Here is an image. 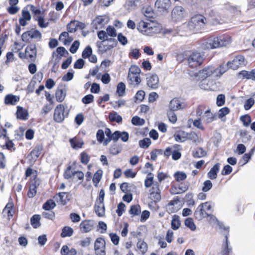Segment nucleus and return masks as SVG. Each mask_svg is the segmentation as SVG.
I'll return each mask as SVG.
<instances>
[{"instance_id": "1", "label": "nucleus", "mask_w": 255, "mask_h": 255, "mask_svg": "<svg viewBox=\"0 0 255 255\" xmlns=\"http://www.w3.org/2000/svg\"><path fill=\"white\" fill-rule=\"evenodd\" d=\"M227 70L228 67L226 65H221L217 68H215L213 66H208L199 71L196 76L200 79H207V77L212 75L215 77L219 78Z\"/></svg>"}, {"instance_id": "2", "label": "nucleus", "mask_w": 255, "mask_h": 255, "mask_svg": "<svg viewBox=\"0 0 255 255\" xmlns=\"http://www.w3.org/2000/svg\"><path fill=\"white\" fill-rule=\"evenodd\" d=\"M206 22V19L204 16L196 15L191 17L186 26L189 30L194 32L204 28Z\"/></svg>"}, {"instance_id": "3", "label": "nucleus", "mask_w": 255, "mask_h": 255, "mask_svg": "<svg viewBox=\"0 0 255 255\" xmlns=\"http://www.w3.org/2000/svg\"><path fill=\"white\" fill-rule=\"evenodd\" d=\"M212 208V205L209 202H206L201 204L196 209L194 212L195 218L201 220L203 218L209 216L208 211Z\"/></svg>"}, {"instance_id": "4", "label": "nucleus", "mask_w": 255, "mask_h": 255, "mask_svg": "<svg viewBox=\"0 0 255 255\" xmlns=\"http://www.w3.org/2000/svg\"><path fill=\"white\" fill-rule=\"evenodd\" d=\"M204 54L198 51L193 52L188 58V63L189 67L196 68L200 66L204 61Z\"/></svg>"}, {"instance_id": "5", "label": "nucleus", "mask_w": 255, "mask_h": 255, "mask_svg": "<svg viewBox=\"0 0 255 255\" xmlns=\"http://www.w3.org/2000/svg\"><path fill=\"white\" fill-rule=\"evenodd\" d=\"M186 16L185 9L181 6H175L171 12V20L174 22L181 21Z\"/></svg>"}, {"instance_id": "6", "label": "nucleus", "mask_w": 255, "mask_h": 255, "mask_svg": "<svg viewBox=\"0 0 255 255\" xmlns=\"http://www.w3.org/2000/svg\"><path fill=\"white\" fill-rule=\"evenodd\" d=\"M117 45V42L115 39L110 38L109 40L107 41H101L97 42V46L98 47L99 50L102 53L110 50L111 48L115 47Z\"/></svg>"}, {"instance_id": "7", "label": "nucleus", "mask_w": 255, "mask_h": 255, "mask_svg": "<svg viewBox=\"0 0 255 255\" xmlns=\"http://www.w3.org/2000/svg\"><path fill=\"white\" fill-rule=\"evenodd\" d=\"M225 65L227 66L228 69L231 68L237 70L239 67L245 65V58L242 55L237 56L232 61L228 62Z\"/></svg>"}, {"instance_id": "8", "label": "nucleus", "mask_w": 255, "mask_h": 255, "mask_svg": "<svg viewBox=\"0 0 255 255\" xmlns=\"http://www.w3.org/2000/svg\"><path fill=\"white\" fill-rule=\"evenodd\" d=\"M181 207V202L177 198L169 201L166 206V210L170 214L177 212Z\"/></svg>"}, {"instance_id": "9", "label": "nucleus", "mask_w": 255, "mask_h": 255, "mask_svg": "<svg viewBox=\"0 0 255 255\" xmlns=\"http://www.w3.org/2000/svg\"><path fill=\"white\" fill-rule=\"evenodd\" d=\"M95 225L94 221L92 220H85L82 221L79 225V230L82 233H87L92 231Z\"/></svg>"}, {"instance_id": "10", "label": "nucleus", "mask_w": 255, "mask_h": 255, "mask_svg": "<svg viewBox=\"0 0 255 255\" xmlns=\"http://www.w3.org/2000/svg\"><path fill=\"white\" fill-rule=\"evenodd\" d=\"M65 107L62 104H59L56 106L54 110L53 119L57 123L62 122L65 117L64 114Z\"/></svg>"}, {"instance_id": "11", "label": "nucleus", "mask_w": 255, "mask_h": 255, "mask_svg": "<svg viewBox=\"0 0 255 255\" xmlns=\"http://www.w3.org/2000/svg\"><path fill=\"white\" fill-rule=\"evenodd\" d=\"M202 46L204 49H212L221 47L218 36L209 38Z\"/></svg>"}, {"instance_id": "12", "label": "nucleus", "mask_w": 255, "mask_h": 255, "mask_svg": "<svg viewBox=\"0 0 255 255\" xmlns=\"http://www.w3.org/2000/svg\"><path fill=\"white\" fill-rule=\"evenodd\" d=\"M109 18L107 16H98L96 17L93 21V26L96 29H101L108 23Z\"/></svg>"}, {"instance_id": "13", "label": "nucleus", "mask_w": 255, "mask_h": 255, "mask_svg": "<svg viewBox=\"0 0 255 255\" xmlns=\"http://www.w3.org/2000/svg\"><path fill=\"white\" fill-rule=\"evenodd\" d=\"M39 184V179L35 176L30 182L29 190L27 193V196L29 198H33L35 196L37 193L36 188Z\"/></svg>"}, {"instance_id": "14", "label": "nucleus", "mask_w": 255, "mask_h": 255, "mask_svg": "<svg viewBox=\"0 0 255 255\" xmlns=\"http://www.w3.org/2000/svg\"><path fill=\"white\" fill-rule=\"evenodd\" d=\"M146 82L147 86L153 89L159 86V78L155 74H149L146 77Z\"/></svg>"}, {"instance_id": "15", "label": "nucleus", "mask_w": 255, "mask_h": 255, "mask_svg": "<svg viewBox=\"0 0 255 255\" xmlns=\"http://www.w3.org/2000/svg\"><path fill=\"white\" fill-rule=\"evenodd\" d=\"M150 198L154 202H158L161 200L160 190L157 182L153 184L150 190Z\"/></svg>"}, {"instance_id": "16", "label": "nucleus", "mask_w": 255, "mask_h": 255, "mask_svg": "<svg viewBox=\"0 0 255 255\" xmlns=\"http://www.w3.org/2000/svg\"><path fill=\"white\" fill-rule=\"evenodd\" d=\"M148 29H147L145 33V35L151 36L154 34L158 33L161 31V27L157 23L149 21L148 23Z\"/></svg>"}, {"instance_id": "17", "label": "nucleus", "mask_w": 255, "mask_h": 255, "mask_svg": "<svg viewBox=\"0 0 255 255\" xmlns=\"http://www.w3.org/2000/svg\"><path fill=\"white\" fill-rule=\"evenodd\" d=\"M171 6L170 0H157L155 6L159 11H164L168 10Z\"/></svg>"}, {"instance_id": "18", "label": "nucleus", "mask_w": 255, "mask_h": 255, "mask_svg": "<svg viewBox=\"0 0 255 255\" xmlns=\"http://www.w3.org/2000/svg\"><path fill=\"white\" fill-rule=\"evenodd\" d=\"M36 56V48L35 45L27 46L25 50V57L31 61H33Z\"/></svg>"}, {"instance_id": "19", "label": "nucleus", "mask_w": 255, "mask_h": 255, "mask_svg": "<svg viewBox=\"0 0 255 255\" xmlns=\"http://www.w3.org/2000/svg\"><path fill=\"white\" fill-rule=\"evenodd\" d=\"M113 140L118 141L120 138L123 142H127L129 138V134L126 131H120L119 130L115 131L113 133Z\"/></svg>"}, {"instance_id": "20", "label": "nucleus", "mask_w": 255, "mask_h": 255, "mask_svg": "<svg viewBox=\"0 0 255 255\" xmlns=\"http://www.w3.org/2000/svg\"><path fill=\"white\" fill-rule=\"evenodd\" d=\"M71 147L75 149L82 148L84 144L83 140L79 137L75 136L69 139Z\"/></svg>"}, {"instance_id": "21", "label": "nucleus", "mask_w": 255, "mask_h": 255, "mask_svg": "<svg viewBox=\"0 0 255 255\" xmlns=\"http://www.w3.org/2000/svg\"><path fill=\"white\" fill-rule=\"evenodd\" d=\"M225 230H226L227 234H225V243L223 245V251L222 254L223 255H229L232 252V248L229 247V242L228 240V237L229 235L228 233V229L225 228Z\"/></svg>"}, {"instance_id": "22", "label": "nucleus", "mask_w": 255, "mask_h": 255, "mask_svg": "<svg viewBox=\"0 0 255 255\" xmlns=\"http://www.w3.org/2000/svg\"><path fill=\"white\" fill-rule=\"evenodd\" d=\"M19 101V97L12 94H8L5 96L4 103L6 105H15Z\"/></svg>"}, {"instance_id": "23", "label": "nucleus", "mask_w": 255, "mask_h": 255, "mask_svg": "<svg viewBox=\"0 0 255 255\" xmlns=\"http://www.w3.org/2000/svg\"><path fill=\"white\" fill-rule=\"evenodd\" d=\"M201 119L206 124H209L215 120V117L211 112L210 109H208L204 112Z\"/></svg>"}, {"instance_id": "24", "label": "nucleus", "mask_w": 255, "mask_h": 255, "mask_svg": "<svg viewBox=\"0 0 255 255\" xmlns=\"http://www.w3.org/2000/svg\"><path fill=\"white\" fill-rule=\"evenodd\" d=\"M17 118L22 120H26L28 119V113L27 110L23 108L17 106L16 113Z\"/></svg>"}, {"instance_id": "25", "label": "nucleus", "mask_w": 255, "mask_h": 255, "mask_svg": "<svg viewBox=\"0 0 255 255\" xmlns=\"http://www.w3.org/2000/svg\"><path fill=\"white\" fill-rule=\"evenodd\" d=\"M169 110L175 111L183 108L180 101L177 98L171 100L169 105Z\"/></svg>"}, {"instance_id": "26", "label": "nucleus", "mask_w": 255, "mask_h": 255, "mask_svg": "<svg viewBox=\"0 0 255 255\" xmlns=\"http://www.w3.org/2000/svg\"><path fill=\"white\" fill-rule=\"evenodd\" d=\"M31 19V15L29 12L26 9L22 10V17L19 18V21L22 26H25L27 24V21Z\"/></svg>"}, {"instance_id": "27", "label": "nucleus", "mask_w": 255, "mask_h": 255, "mask_svg": "<svg viewBox=\"0 0 255 255\" xmlns=\"http://www.w3.org/2000/svg\"><path fill=\"white\" fill-rule=\"evenodd\" d=\"M42 148L39 146L35 147L28 155L29 160L34 161L41 154Z\"/></svg>"}, {"instance_id": "28", "label": "nucleus", "mask_w": 255, "mask_h": 255, "mask_svg": "<svg viewBox=\"0 0 255 255\" xmlns=\"http://www.w3.org/2000/svg\"><path fill=\"white\" fill-rule=\"evenodd\" d=\"M220 47L226 46L232 42V37L226 34L218 36Z\"/></svg>"}, {"instance_id": "29", "label": "nucleus", "mask_w": 255, "mask_h": 255, "mask_svg": "<svg viewBox=\"0 0 255 255\" xmlns=\"http://www.w3.org/2000/svg\"><path fill=\"white\" fill-rule=\"evenodd\" d=\"M188 133L184 131H179L174 135L175 139L177 142H182L188 139Z\"/></svg>"}, {"instance_id": "30", "label": "nucleus", "mask_w": 255, "mask_h": 255, "mask_svg": "<svg viewBox=\"0 0 255 255\" xmlns=\"http://www.w3.org/2000/svg\"><path fill=\"white\" fill-rule=\"evenodd\" d=\"M128 79L129 84L137 86L141 82L140 75L128 74Z\"/></svg>"}, {"instance_id": "31", "label": "nucleus", "mask_w": 255, "mask_h": 255, "mask_svg": "<svg viewBox=\"0 0 255 255\" xmlns=\"http://www.w3.org/2000/svg\"><path fill=\"white\" fill-rule=\"evenodd\" d=\"M59 39L64 45H68L72 42L73 38L69 36L68 32H63L60 34Z\"/></svg>"}, {"instance_id": "32", "label": "nucleus", "mask_w": 255, "mask_h": 255, "mask_svg": "<svg viewBox=\"0 0 255 255\" xmlns=\"http://www.w3.org/2000/svg\"><path fill=\"white\" fill-rule=\"evenodd\" d=\"M95 211L99 217H103L105 215V207L104 203H96L95 205Z\"/></svg>"}, {"instance_id": "33", "label": "nucleus", "mask_w": 255, "mask_h": 255, "mask_svg": "<svg viewBox=\"0 0 255 255\" xmlns=\"http://www.w3.org/2000/svg\"><path fill=\"white\" fill-rule=\"evenodd\" d=\"M220 169V164L219 163L216 164L208 173V177L211 179H215L217 178V173L219 172Z\"/></svg>"}, {"instance_id": "34", "label": "nucleus", "mask_w": 255, "mask_h": 255, "mask_svg": "<svg viewBox=\"0 0 255 255\" xmlns=\"http://www.w3.org/2000/svg\"><path fill=\"white\" fill-rule=\"evenodd\" d=\"M239 76L247 79H251L255 81V70L251 71H242L239 73Z\"/></svg>"}, {"instance_id": "35", "label": "nucleus", "mask_w": 255, "mask_h": 255, "mask_svg": "<svg viewBox=\"0 0 255 255\" xmlns=\"http://www.w3.org/2000/svg\"><path fill=\"white\" fill-rule=\"evenodd\" d=\"M59 198V202L62 205H65L70 199V196L67 192L59 193L57 195Z\"/></svg>"}, {"instance_id": "36", "label": "nucleus", "mask_w": 255, "mask_h": 255, "mask_svg": "<svg viewBox=\"0 0 255 255\" xmlns=\"http://www.w3.org/2000/svg\"><path fill=\"white\" fill-rule=\"evenodd\" d=\"M181 222L179 217L177 215H174L172 217L171 221V227L172 229L177 230L180 226Z\"/></svg>"}, {"instance_id": "37", "label": "nucleus", "mask_w": 255, "mask_h": 255, "mask_svg": "<svg viewBox=\"0 0 255 255\" xmlns=\"http://www.w3.org/2000/svg\"><path fill=\"white\" fill-rule=\"evenodd\" d=\"M206 155V152L201 147L195 149L192 151V155L195 158H200Z\"/></svg>"}, {"instance_id": "38", "label": "nucleus", "mask_w": 255, "mask_h": 255, "mask_svg": "<svg viewBox=\"0 0 255 255\" xmlns=\"http://www.w3.org/2000/svg\"><path fill=\"white\" fill-rule=\"evenodd\" d=\"M109 118L111 122L120 123L122 121V117L116 112L110 113Z\"/></svg>"}, {"instance_id": "39", "label": "nucleus", "mask_w": 255, "mask_h": 255, "mask_svg": "<svg viewBox=\"0 0 255 255\" xmlns=\"http://www.w3.org/2000/svg\"><path fill=\"white\" fill-rule=\"evenodd\" d=\"M40 216L39 215H33L30 219L31 225L34 228H37L40 226Z\"/></svg>"}, {"instance_id": "40", "label": "nucleus", "mask_w": 255, "mask_h": 255, "mask_svg": "<svg viewBox=\"0 0 255 255\" xmlns=\"http://www.w3.org/2000/svg\"><path fill=\"white\" fill-rule=\"evenodd\" d=\"M188 139L192 140L196 144L200 143L203 141V139L195 132H190L188 133Z\"/></svg>"}, {"instance_id": "41", "label": "nucleus", "mask_w": 255, "mask_h": 255, "mask_svg": "<svg viewBox=\"0 0 255 255\" xmlns=\"http://www.w3.org/2000/svg\"><path fill=\"white\" fill-rule=\"evenodd\" d=\"M138 0H127L125 7L128 10L134 9L137 5Z\"/></svg>"}, {"instance_id": "42", "label": "nucleus", "mask_w": 255, "mask_h": 255, "mask_svg": "<svg viewBox=\"0 0 255 255\" xmlns=\"http://www.w3.org/2000/svg\"><path fill=\"white\" fill-rule=\"evenodd\" d=\"M149 21H145L143 20H140L137 25V29L143 34H145L146 32L145 27L148 26Z\"/></svg>"}, {"instance_id": "43", "label": "nucleus", "mask_w": 255, "mask_h": 255, "mask_svg": "<svg viewBox=\"0 0 255 255\" xmlns=\"http://www.w3.org/2000/svg\"><path fill=\"white\" fill-rule=\"evenodd\" d=\"M73 233V230L70 227H65L62 231L61 236L63 238L66 237H71Z\"/></svg>"}, {"instance_id": "44", "label": "nucleus", "mask_w": 255, "mask_h": 255, "mask_svg": "<svg viewBox=\"0 0 255 255\" xmlns=\"http://www.w3.org/2000/svg\"><path fill=\"white\" fill-rule=\"evenodd\" d=\"M12 204L8 203L3 210L2 213L4 215H7L8 217L12 216Z\"/></svg>"}, {"instance_id": "45", "label": "nucleus", "mask_w": 255, "mask_h": 255, "mask_svg": "<svg viewBox=\"0 0 255 255\" xmlns=\"http://www.w3.org/2000/svg\"><path fill=\"white\" fill-rule=\"evenodd\" d=\"M105 242L104 239L99 238L96 239L95 242L94 248L96 249H102L105 248Z\"/></svg>"}, {"instance_id": "46", "label": "nucleus", "mask_w": 255, "mask_h": 255, "mask_svg": "<svg viewBox=\"0 0 255 255\" xmlns=\"http://www.w3.org/2000/svg\"><path fill=\"white\" fill-rule=\"evenodd\" d=\"M174 177L177 181L180 182L184 180L187 178V175L184 172L177 171L174 174Z\"/></svg>"}, {"instance_id": "47", "label": "nucleus", "mask_w": 255, "mask_h": 255, "mask_svg": "<svg viewBox=\"0 0 255 255\" xmlns=\"http://www.w3.org/2000/svg\"><path fill=\"white\" fill-rule=\"evenodd\" d=\"M56 206V204L54 201L50 199L47 200L43 205V209L45 210H50L53 209Z\"/></svg>"}, {"instance_id": "48", "label": "nucleus", "mask_w": 255, "mask_h": 255, "mask_svg": "<svg viewBox=\"0 0 255 255\" xmlns=\"http://www.w3.org/2000/svg\"><path fill=\"white\" fill-rule=\"evenodd\" d=\"M65 93L62 89L57 90L55 94L56 100L59 102H62L65 97Z\"/></svg>"}, {"instance_id": "49", "label": "nucleus", "mask_w": 255, "mask_h": 255, "mask_svg": "<svg viewBox=\"0 0 255 255\" xmlns=\"http://www.w3.org/2000/svg\"><path fill=\"white\" fill-rule=\"evenodd\" d=\"M126 85L123 82H120L118 84L117 88V93L119 96H123L125 94Z\"/></svg>"}, {"instance_id": "50", "label": "nucleus", "mask_w": 255, "mask_h": 255, "mask_svg": "<svg viewBox=\"0 0 255 255\" xmlns=\"http://www.w3.org/2000/svg\"><path fill=\"white\" fill-rule=\"evenodd\" d=\"M137 248L142 253H145L147 250V245L146 243L139 241L137 243Z\"/></svg>"}, {"instance_id": "51", "label": "nucleus", "mask_w": 255, "mask_h": 255, "mask_svg": "<svg viewBox=\"0 0 255 255\" xmlns=\"http://www.w3.org/2000/svg\"><path fill=\"white\" fill-rule=\"evenodd\" d=\"M104 132L107 137L104 142V145H107L112 140H113V133L112 134L110 129L106 128Z\"/></svg>"}, {"instance_id": "52", "label": "nucleus", "mask_w": 255, "mask_h": 255, "mask_svg": "<svg viewBox=\"0 0 255 255\" xmlns=\"http://www.w3.org/2000/svg\"><path fill=\"white\" fill-rule=\"evenodd\" d=\"M131 123L135 126H142L144 124L145 121L138 116H134L131 119Z\"/></svg>"}, {"instance_id": "53", "label": "nucleus", "mask_w": 255, "mask_h": 255, "mask_svg": "<svg viewBox=\"0 0 255 255\" xmlns=\"http://www.w3.org/2000/svg\"><path fill=\"white\" fill-rule=\"evenodd\" d=\"M96 137L97 140L100 143H103L104 145V142L105 141L106 138H105L104 132L102 129H99L96 133Z\"/></svg>"}, {"instance_id": "54", "label": "nucleus", "mask_w": 255, "mask_h": 255, "mask_svg": "<svg viewBox=\"0 0 255 255\" xmlns=\"http://www.w3.org/2000/svg\"><path fill=\"white\" fill-rule=\"evenodd\" d=\"M185 225L192 231H194L196 230V226L194 223L193 219L191 218H188L185 220Z\"/></svg>"}, {"instance_id": "55", "label": "nucleus", "mask_w": 255, "mask_h": 255, "mask_svg": "<svg viewBox=\"0 0 255 255\" xmlns=\"http://www.w3.org/2000/svg\"><path fill=\"white\" fill-rule=\"evenodd\" d=\"M129 213L133 216L138 215L141 212L140 208L138 205H133L130 207Z\"/></svg>"}, {"instance_id": "56", "label": "nucleus", "mask_w": 255, "mask_h": 255, "mask_svg": "<svg viewBox=\"0 0 255 255\" xmlns=\"http://www.w3.org/2000/svg\"><path fill=\"white\" fill-rule=\"evenodd\" d=\"M167 115L169 119V121L172 123H175L177 121L176 115L174 113L173 111L168 110L167 112Z\"/></svg>"}, {"instance_id": "57", "label": "nucleus", "mask_w": 255, "mask_h": 255, "mask_svg": "<svg viewBox=\"0 0 255 255\" xmlns=\"http://www.w3.org/2000/svg\"><path fill=\"white\" fill-rule=\"evenodd\" d=\"M153 175L151 173H149L148 174V177L144 181V186L146 188H148L151 186L152 184L153 185Z\"/></svg>"}, {"instance_id": "58", "label": "nucleus", "mask_w": 255, "mask_h": 255, "mask_svg": "<svg viewBox=\"0 0 255 255\" xmlns=\"http://www.w3.org/2000/svg\"><path fill=\"white\" fill-rule=\"evenodd\" d=\"M151 144V140L149 138H144L139 141V145L141 148H147Z\"/></svg>"}, {"instance_id": "59", "label": "nucleus", "mask_w": 255, "mask_h": 255, "mask_svg": "<svg viewBox=\"0 0 255 255\" xmlns=\"http://www.w3.org/2000/svg\"><path fill=\"white\" fill-rule=\"evenodd\" d=\"M141 72V70L140 68L136 66V65H132L129 69V72L128 74H134L138 75H140Z\"/></svg>"}, {"instance_id": "60", "label": "nucleus", "mask_w": 255, "mask_h": 255, "mask_svg": "<svg viewBox=\"0 0 255 255\" xmlns=\"http://www.w3.org/2000/svg\"><path fill=\"white\" fill-rule=\"evenodd\" d=\"M98 38L102 40V41H108L110 38H108L107 32L104 30L99 31L97 34Z\"/></svg>"}, {"instance_id": "61", "label": "nucleus", "mask_w": 255, "mask_h": 255, "mask_svg": "<svg viewBox=\"0 0 255 255\" xmlns=\"http://www.w3.org/2000/svg\"><path fill=\"white\" fill-rule=\"evenodd\" d=\"M31 32V38L36 39L38 40H40L41 38V34L37 30L31 29L30 30Z\"/></svg>"}, {"instance_id": "62", "label": "nucleus", "mask_w": 255, "mask_h": 255, "mask_svg": "<svg viewBox=\"0 0 255 255\" xmlns=\"http://www.w3.org/2000/svg\"><path fill=\"white\" fill-rule=\"evenodd\" d=\"M102 170H98L97 172L94 174V177L93 178V181L94 183H98L101 179L102 176Z\"/></svg>"}, {"instance_id": "63", "label": "nucleus", "mask_w": 255, "mask_h": 255, "mask_svg": "<svg viewBox=\"0 0 255 255\" xmlns=\"http://www.w3.org/2000/svg\"><path fill=\"white\" fill-rule=\"evenodd\" d=\"M240 120L243 123L244 126L246 127H248L251 122V117L249 115L241 117Z\"/></svg>"}, {"instance_id": "64", "label": "nucleus", "mask_w": 255, "mask_h": 255, "mask_svg": "<svg viewBox=\"0 0 255 255\" xmlns=\"http://www.w3.org/2000/svg\"><path fill=\"white\" fill-rule=\"evenodd\" d=\"M89 159L90 156L86 152H83L81 153L80 160L82 163L87 164L89 162Z\"/></svg>"}]
</instances>
